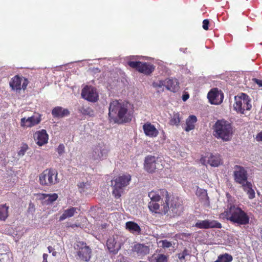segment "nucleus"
<instances>
[{"label":"nucleus","instance_id":"f257e3e1","mask_svg":"<svg viewBox=\"0 0 262 262\" xmlns=\"http://www.w3.org/2000/svg\"><path fill=\"white\" fill-rule=\"evenodd\" d=\"M150 201L148 207L150 211L161 214H169L173 217L183 211L182 200L177 196L170 195L166 189L152 190L148 193Z\"/></svg>","mask_w":262,"mask_h":262},{"label":"nucleus","instance_id":"f03ea898","mask_svg":"<svg viewBox=\"0 0 262 262\" xmlns=\"http://www.w3.org/2000/svg\"><path fill=\"white\" fill-rule=\"evenodd\" d=\"M129 106V103L125 101L119 102L118 100H114L111 102L108 112L110 120L116 122V120L118 119L121 123L130 122L132 119L133 113L128 110Z\"/></svg>","mask_w":262,"mask_h":262},{"label":"nucleus","instance_id":"7ed1b4c3","mask_svg":"<svg viewBox=\"0 0 262 262\" xmlns=\"http://www.w3.org/2000/svg\"><path fill=\"white\" fill-rule=\"evenodd\" d=\"M213 136L217 139H221L224 141H229L231 140L233 129L231 123L224 120H218L213 127Z\"/></svg>","mask_w":262,"mask_h":262},{"label":"nucleus","instance_id":"20e7f679","mask_svg":"<svg viewBox=\"0 0 262 262\" xmlns=\"http://www.w3.org/2000/svg\"><path fill=\"white\" fill-rule=\"evenodd\" d=\"M227 220L238 225H244L249 222V217L247 214L239 207L231 205L225 211Z\"/></svg>","mask_w":262,"mask_h":262},{"label":"nucleus","instance_id":"39448f33","mask_svg":"<svg viewBox=\"0 0 262 262\" xmlns=\"http://www.w3.org/2000/svg\"><path fill=\"white\" fill-rule=\"evenodd\" d=\"M132 176L129 174L120 175L115 178L112 182L113 194L116 199H119L123 193L124 189L130 183Z\"/></svg>","mask_w":262,"mask_h":262},{"label":"nucleus","instance_id":"423d86ee","mask_svg":"<svg viewBox=\"0 0 262 262\" xmlns=\"http://www.w3.org/2000/svg\"><path fill=\"white\" fill-rule=\"evenodd\" d=\"M57 171L52 168L44 170L39 175V182L41 186L50 187L59 182Z\"/></svg>","mask_w":262,"mask_h":262},{"label":"nucleus","instance_id":"0eeeda50","mask_svg":"<svg viewBox=\"0 0 262 262\" xmlns=\"http://www.w3.org/2000/svg\"><path fill=\"white\" fill-rule=\"evenodd\" d=\"M234 110L237 113L244 114L246 111H250L252 107L251 100L249 96L243 93L234 97Z\"/></svg>","mask_w":262,"mask_h":262},{"label":"nucleus","instance_id":"6e6552de","mask_svg":"<svg viewBox=\"0 0 262 262\" xmlns=\"http://www.w3.org/2000/svg\"><path fill=\"white\" fill-rule=\"evenodd\" d=\"M109 149L103 142H99L92 147L90 158L94 160L101 161L105 159Z\"/></svg>","mask_w":262,"mask_h":262},{"label":"nucleus","instance_id":"1a4fd4ad","mask_svg":"<svg viewBox=\"0 0 262 262\" xmlns=\"http://www.w3.org/2000/svg\"><path fill=\"white\" fill-rule=\"evenodd\" d=\"M77 255L79 259L83 261H88L91 257L92 251L85 242L78 241L74 246Z\"/></svg>","mask_w":262,"mask_h":262},{"label":"nucleus","instance_id":"9d476101","mask_svg":"<svg viewBox=\"0 0 262 262\" xmlns=\"http://www.w3.org/2000/svg\"><path fill=\"white\" fill-rule=\"evenodd\" d=\"M248 173L244 167L236 165L234 167L233 178L234 182L242 186L250 182L248 181Z\"/></svg>","mask_w":262,"mask_h":262},{"label":"nucleus","instance_id":"9b49d317","mask_svg":"<svg viewBox=\"0 0 262 262\" xmlns=\"http://www.w3.org/2000/svg\"><path fill=\"white\" fill-rule=\"evenodd\" d=\"M128 65L131 68L136 69L139 72L146 75H149L152 73L155 69L154 64L149 62L130 61L128 62Z\"/></svg>","mask_w":262,"mask_h":262},{"label":"nucleus","instance_id":"f8f14e48","mask_svg":"<svg viewBox=\"0 0 262 262\" xmlns=\"http://www.w3.org/2000/svg\"><path fill=\"white\" fill-rule=\"evenodd\" d=\"M158 158L155 156H147L145 157L144 163L145 170L149 173L155 172L157 169H159L160 166L159 163Z\"/></svg>","mask_w":262,"mask_h":262},{"label":"nucleus","instance_id":"ddd939ff","mask_svg":"<svg viewBox=\"0 0 262 262\" xmlns=\"http://www.w3.org/2000/svg\"><path fill=\"white\" fill-rule=\"evenodd\" d=\"M81 96L83 99L92 102L97 101L99 98L96 90L93 86L88 85L82 89Z\"/></svg>","mask_w":262,"mask_h":262},{"label":"nucleus","instance_id":"4468645a","mask_svg":"<svg viewBox=\"0 0 262 262\" xmlns=\"http://www.w3.org/2000/svg\"><path fill=\"white\" fill-rule=\"evenodd\" d=\"M224 94L221 90L217 88H213L209 92L207 98L212 104H220L224 99Z\"/></svg>","mask_w":262,"mask_h":262},{"label":"nucleus","instance_id":"2eb2a0df","mask_svg":"<svg viewBox=\"0 0 262 262\" xmlns=\"http://www.w3.org/2000/svg\"><path fill=\"white\" fill-rule=\"evenodd\" d=\"M200 160L203 164L207 163L212 167H218L223 164L221 157L219 154H208L206 156L201 158Z\"/></svg>","mask_w":262,"mask_h":262},{"label":"nucleus","instance_id":"dca6fc26","mask_svg":"<svg viewBox=\"0 0 262 262\" xmlns=\"http://www.w3.org/2000/svg\"><path fill=\"white\" fill-rule=\"evenodd\" d=\"M28 83L27 79L21 78L16 75L12 78L10 82V85L13 90H20L21 89H26Z\"/></svg>","mask_w":262,"mask_h":262},{"label":"nucleus","instance_id":"f3484780","mask_svg":"<svg viewBox=\"0 0 262 262\" xmlns=\"http://www.w3.org/2000/svg\"><path fill=\"white\" fill-rule=\"evenodd\" d=\"M41 120V115L38 114L28 118L24 117L20 120V126L22 127H31L39 124Z\"/></svg>","mask_w":262,"mask_h":262},{"label":"nucleus","instance_id":"a211bd4d","mask_svg":"<svg viewBox=\"0 0 262 262\" xmlns=\"http://www.w3.org/2000/svg\"><path fill=\"white\" fill-rule=\"evenodd\" d=\"M194 227L201 229L209 228H221L222 224L219 222L214 220L210 221L206 220L204 221H199L197 222Z\"/></svg>","mask_w":262,"mask_h":262},{"label":"nucleus","instance_id":"6ab92c4d","mask_svg":"<svg viewBox=\"0 0 262 262\" xmlns=\"http://www.w3.org/2000/svg\"><path fill=\"white\" fill-rule=\"evenodd\" d=\"M34 139L36 141V144L41 146L48 143L49 136L45 129H41L36 132L34 135Z\"/></svg>","mask_w":262,"mask_h":262},{"label":"nucleus","instance_id":"aec40b11","mask_svg":"<svg viewBox=\"0 0 262 262\" xmlns=\"http://www.w3.org/2000/svg\"><path fill=\"white\" fill-rule=\"evenodd\" d=\"M143 129L146 136L155 138L159 134L158 130L150 122H147L143 125Z\"/></svg>","mask_w":262,"mask_h":262},{"label":"nucleus","instance_id":"412c9836","mask_svg":"<svg viewBox=\"0 0 262 262\" xmlns=\"http://www.w3.org/2000/svg\"><path fill=\"white\" fill-rule=\"evenodd\" d=\"M132 250L137 253L138 257L142 258L149 254L150 249L148 246L144 244H137L134 246Z\"/></svg>","mask_w":262,"mask_h":262},{"label":"nucleus","instance_id":"4be33fe9","mask_svg":"<svg viewBox=\"0 0 262 262\" xmlns=\"http://www.w3.org/2000/svg\"><path fill=\"white\" fill-rule=\"evenodd\" d=\"M106 246L110 252L114 254L117 253L121 248L120 244L117 242L114 236L111 237L107 239Z\"/></svg>","mask_w":262,"mask_h":262},{"label":"nucleus","instance_id":"5701e85b","mask_svg":"<svg viewBox=\"0 0 262 262\" xmlns=\"http://www.w3.org/2000/svg\"><path fill=\"white\" fill-rule=\"evenodd\" d=\"M70 113L68 109L61 106H56L52 110V115L54 118H63L68 116Z\"/></svg>","mask_w":262,"mask_h":262},{"label":"nucleus","instance_id":"b1692460","mask_svg":"<svg viewBox=\"0 0 262 262\" xmlns=\"http://www.w3.org/2000/svg\"><path fill=\"white\" fill-rule=\"evenodd\" d=\"M166 89L173 92L178 91L180 88L179 82L176 78L166 79Z\"/></svg>","mask_w":262,"mask_h":262},{"label":"nucleus","instance_id":"393cba45","mask_svg":"<svg viewBox=\"0 0 262 262\" xmlns=\"http://www.w3.org/2000/svg\"><path fill=\"white\" fill-rule=\"evenodd\" d=\"M125 227L130 232L132 233L140 234L141 228L136 223L132 221L127 222L125 224Z\"/></svg>","mask_w":262,"mask_h":262},{"label":"nucleus","instance_id":"a878e982","mask_svg":"<svg viewBox=\"0 0 262 262\" xmlns=\"http://www.w3.org/2000/svg\"><path fill=\"white\" fill-rule=\"evenodd\" d=\"M197 122V118L194 115H190L186 119V127L184 129L186 132H189L195 128V124Z\"/></svg>","mask_w":262,"mask_h":262},{"label":"nucleus","instance_id":"bb28decb","mask_svg":"<svg viewBox=\"0 0 262 262\" xmlns=\"http://www.w3.org/2000/svg\"><path fill=\"white\" fill-rule=\"evenodd\" d=\"M77 210V208L73 207L65 210L62 214L60 216L59 221H63L67 218L73 216Z\"/></svg>","mask_w":262,"mask_h":262},{"label":"nucleus","instance_id":"cd10ccee","mask_svg":"<svg viewBox=\"0 0 262 262\" xmlns=\"http://www.w3.org/2000/svg\"><path fill=\"white\" fill-rule=\"evenodd\" d=\"M242 187L244 191L247 192L249 199H253L255 198V191L252 188V184L250 182L242 186Z\"/></svg>","mask_w":262,"mask_h":262},{"label":"nucleus","instance_id":"c85d7f7f","mask_svg":"<svg viewBox=\"0 0 262 262\" xmlns=\"http://www.w3.org/2000/svg\"><path fill=\"white\" fill-rule=\"evenodd\" d=\"M9 207L6 204L0 205V221H5L9 216Z\"/></svg>","mask_w":262,"mask_h":262},{"label":"nucleus","instance_id":"c756f323","mask_svg":"<svg viewBox=\"0 0 262 262\" xmlns=\"http://www.w3.org/2000/svg\"><path fill=\"white\" fill-rule=\"evenodd\" d=\"M181 120V118L180 114L178 113H173L169 120V123L170 125L178 126L180 124Z\"/></svg>","mask_w":262,"mask_h":262},{"label":"nucleus","instance_id":"7c9ffc66","mask_svg":"<svg viewBox=\"0 0 262 262\" xmlns=\"http://www.w3.org/2000/svg\"><path fill=\"white\" fill-rule=\"evenodd\" d=\"M42 197V199H45L48 198V199L47 200V201L48 202V203L51 204L55 202L56 200H57L58 198V195L57 193H53V194H46V193H42L41 194Z\"/></svg>","mask_w":262,"mask_h":262},{"label":"nucleus","instance_id":"2f4dec72","mask_svg":"<svg viewBox=\"0 0 262 262\" xmlns=\"http://www.w3.org/2000/svg\"><path fill=\"white\" fill-rule=\"evenodd\" d=\"M232 260L233 257L231 255L225 253L220 255L214 262H231Z\"/></svg>","mask_w":262,"mask_h":262},{"label":"nucleus","instance_id":"473e14b6","mask_svg":"<svg viewBox=\"0 0 262 262\" xmlns=\"http://www.w3.org/2000/svg\"><path fill=\"white\" fill-rule=\"evenodd\" d=\"M80 113L84 115L93 116L94 115V111L90 107L82 106L79 109Z\"/></svg>","mask_w":262,"mask_h":262},{"label":"nucleus","instance_id":"72a5a7b5","mask_svg":"<svg viewBox=\"0 0 262 262\" xmlns=\"http://www.w3.org/2000/svg\"><path fill=\"white\" fill-rule=\"evenodd\" d=\"M12 257L10 253H0V262H12Z\"/></svg>","mask_w":262,"mask_h":262},{"label":"nucleus","instance_id":"f704fd0d","mask_svg":"<svg viewBox=\"0 0 262 262\" xmlns=\"http://www.w3.org/2000/svg\"><path fill=\"white\" fill-rule=\"evenodd\" d=\"M152 85L154 88L158 90H160L163 86L166 88V79L165 80H159L158 82H154Z\"/></svg>","mask_w":262,"mask_h":262},{"label":"nucleus","instance_id":"c9c22d12","mask_svg":"<svg viewBox=\"0 0 262 262\" xmlns=\"http://www.w3.org/2000/svg\"><path fill=\"white\" fill-rule=\"evenodd\" d=\"M28 148V145L26 143H23L20 147V150L18 152V155L19 156H24Z\"/></svg>","mask_w":262,"mask_h":262},{"label":"nucleus","instance_id":"e433bc0d","mask_svg":"<svg viewBox=\"0 0 262 262\" xmlns=\"http://www.w3.org/2000/svg\"><path fill=\"white\" fill-rule=\"evenodd\" d=\"M155 259L156 262H167V258L164 254H159Z\"/></svg>","mask_w":262,"mask_h":262},{"label":"nucleus","instance_id":"4c0bfd02","mask_svg":"<svg viewBox=\"0 0 262 262\" xmlns=\"http://www.w3.org/2000/svg\"><path fill=\"white\" fill-rule=\"evenodd\" d=\"M57 151L59 155H61L64 152V146L63 144H60L57 147Z\"/></svg>","mask_w":262,"mask_h":262},{"label":"nucleus","instance_id":"58836bf2","mask_svg":"<svg viewBox=\"0 0 262 262\" xmlns=\"http://www.w3.org/2000/svg\"><path fill=\"white\" fill-rule=\"evenodd\" d=\"M162 247L164 248H169L171 246V244L170 242L167 241V240L162 241Z\"/></svg>","mask_w":262,"mask_h":262},{"label":"nucleus","instance_id":"ea45409f","mask_svg":"<svg viewBox=\"0 0 262 262\" xmlns=\"http://www.w3.org/2000/svg\"><path fill=\"white\" fill-rule=\"evenodd\" d=\"M209 21L208 19H206L203 21V28L205 30H208L209 29Z\"/></svg>","mask_w":262,"mask_h":262},{"label":"nucleus","instance_id":"a19ab883","mask_svg":"<svg viewBox=\"0 0 262 262\" xmlns=\"http://www.w3.org/2000/svg\"><path fill=\"white\" fill-rule=\"evenodd\" d=\"M255 139L258 142L262 141V130L256 135Z\"/></svg>","mask_w":262,"mask_h":262},{"label":"nucleus","instance_id":"79ce46f5","mask_svg":"<svg viewBox=\"0 0 262 262\" xmlns=\"http://www.w3.org/2000/svg\"><path fill=\"white\" fill-rule=\"evenodd\" d=\"M253 81L258 85L259 88L262 89V80L253 78Z\"/></svg>","mask_w":262,"mask_h":262},{"label":"nucleus","instance_id":"37998d69","mask_svg":"<svg viewBox=\"0 0 262 262\" xmlns=\"http://www.w3.org/2000/svg\"><path fill=\"white\" fill-rule=\"evenodd\" d=\"M178 257L181 261H182L185 260L186 256H185L182 253H180L178 254Z\"/></svg>","mask_w":262,"mask_h":262},{"label":"nucleus","instance_id":"c03bdc74","mask_svg":"<svg viewBox=\"0 0 262 262\" xmlns=\"http://www.w3.org/2000/svg\"><path fill=\"white\" fill-rule=\"evenodd\" d=\"M48 257V255L47 254L44 253L43 254V261L42 262H48L47 258Z\"/></svg>","mask_w":262,"mask_h":262},{"label":"nucleus","instance_id":"a18cd8bd","mask_svg":"<svg viewBox=\"0 0 262 262\" xmlns=\"http://www.w3.org/2000/svg\"><path fill=\"white\" fill-rule=\"evenodd\" d=\"M181 253H182L186 256L189 255L188 251L186 249H185Z\"/></svg>","mask_w":262,"mask_h":262},{"label":"nucleus","instance_id":"49530a36","mask_svg":"<svg viewBox=\"0 0 262 262\" xmlns=\"http://www.w3.org/2000/svg\"><path fill=\"white\" fill-rule=\"evenodd\" d=\"M48 249L49 253H51L52 252L54 251V248L50 246L48 247Z\"/></svg>","mask_w":262,"mask_h":262},{"label":"nucleus","instance_id":"de8ad7c7","mask_svg":"<svg viewBox=\"0 0 262 262\" xmlns=\"http://www.w3.org/2000/svg\"><path fill=\"white\" fill-rule=\"evenodd\" d=\"M189 98V95L188 94H187V95H184L183 96V100L184 101H186Z\"/></svg>","mask_w":262,"mask_h":262},{"label":"nucleus","instance_id":"09e8293b","mask_svg":"<svg viewBox=\"0 0 262 262\" xmlns=\"http://www.w3.org/2000/svg\"><path fill=\"white\" fill-rule=\"evenodd\" d=\"M52 253L53 256H55L56 255L57 252L56 251H53V252H52Z\"/></svg>","mask_w":262,"mask_h":262},{"label":"nucleus","instance_id":"8fccbe9b","mask_svg":"<svg viewBox=\"0 0 262 262\" xmlns=\"http://www.w3.org/2000/svg\"><path fill=\"white\" fill-rule=\"evenodd\" d=\"M204 194V196L207 199H208V196H207V192H203Z\"/></svg>","mask_w":262,"mask_h":262},{"label":"nucleus","instance_id":"3c124183","mask_svg":"<svg viewBox=\"0 0 262 262\" xmlns=\"http://www.w3.org/2000/svg\"><path fill=\"white\" fill-rule=\"evenodd\" d=\"M261 233H262V229L261 230Z\"/></svg>","mask_w":262,"mask_h":262}]
</instances>
